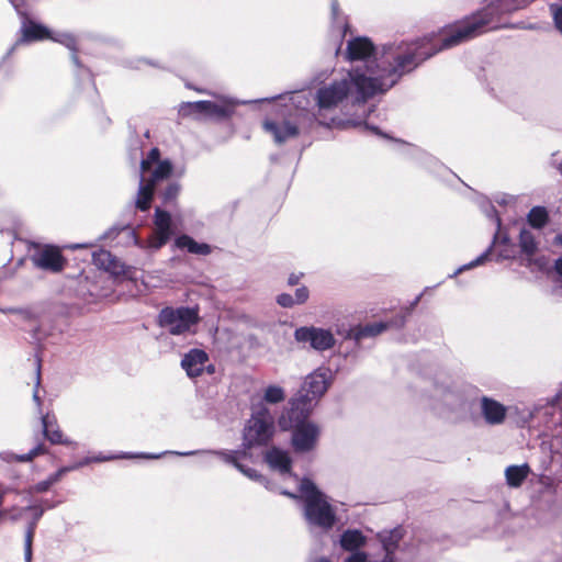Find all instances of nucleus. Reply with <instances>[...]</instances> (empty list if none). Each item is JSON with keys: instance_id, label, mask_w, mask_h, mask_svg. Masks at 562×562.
Returning <instances> with one entry per match:
<instances>
[{"instance_id": "nucleus-9", "label": "nucleus", "mask_w": 562, "mask_h": 562, "mask_svg": "<svg viewBox=\"0 0 562 562\" xmlns=\"http://www.w3.org/2000/svg\"><path fill=\"white\" fill-rule=\"evenodd\" d=\"M209 356L200 349H192L186 353L181 360V367L190 378L200 376L205 370L209 373L214 372V368L207 364Z\"/></svg>"}, {"instance_id": "nucleus-48", "label": "nucleus", "mask_w": 562, "mask_h": 562, "mask_svg": "<svg viewBox=\"0 0 562 562\" xmlns=\"http://www.w3.org/2000/svg\"><path fill=\"white\" fill-rule=\"evenodd\" d=\"M3 313H23L26 314V316H31V312L24 311V310H18V308H8V310H1Z\"/></svg>"}, {"instance_id": "nucleus-33", "label": "nucleus", "mask_w": 562, "mask_h": 562, "mask_svg": "<svg viewBox=\"0 0 562 562\" xmlns=\"http://www.w3.org/2000/svg\"><path fill=\"white\" fill-rule=\"evenodd\" d=\"M224 461L232 462L244 475L251 480H259L260 475L255 470L246 469L238 462L237 452L232 453H220Z\"/></svg>"}, {"instance_id": "nucleus-44", "label": "nucleus", "mask_w": 562, "mask_h": 562, "mask_svg": "<svg viewBox=\"0 0 562 562\" xmlns=\"http://www.w3.org/2000/svg\"><path fill=\"white\" fill-rule=\"evenodd\" d=\"M36 382H35V390L33 392V401L37 404L38 407L42 406V401H41V397L38 395V386H40V383H41V375H40V369H37L36 371V378H35Z\"/></svg>"}, {"instance_id": "nucleus-16", "label": "nucleus", "mask_w": 562, "mask_h": 562, "mask_svg": "<svg viewBox=\"0 0 562 562\" xmlns=\"http://www.w3.org/2000/svg\"><path fill=\"white\" fill-rule=\"evenodd\" d=\"M93 263L111 274L117 276L124 272L123 265L108 250H98L92 254Z\"/></svg>"}, {"instance_id": "nucleus-19", "label": "nucleus", "mask_w": 562, "mask_h": 562, "mask_svg": "<svg viewBox=\"0 0 562 562\" xmlns=\"http://www.w3.org/2000/svg\"><path fill=\"white\" fill-rule=\"evenodd\" d=\"M156 187L146 181L145 176H140L135 206L142 212H146L150 207Z\"/></svg>"}, {"instance_id": "nucleus-7", "label": "nucleus", "mask_w": 562, "mask_h": 562, "mask_svg": "<svg viewBox=\"0 0 562 562\" xmlns=\"http://www.w3.org/2000/svg\"><path fill=\"white\" fill-rule=\"evenodd\" d=\"M31 260L35 267L50 272H59L65 266V259L59 248L50 245L38 248L32 255Z\"/></svg>"}, {"instance_id": "nucleus-18", "label": "nucleus", "mask_w": 562, "mask_h": 562, "mask_svg": "<svg viewBox=\"0 0 562 562\" xmlns=\"http://www.w3.org/2000/svg\"><path fill=\"white\" fill-rule=\"evenodd\" d=\"M265 459L270 468L278 470L280 473H289L291 458L288 451L273 447L267 451Z\"/></svg>"}, {"instance_id": "nucleus-57", "label": "nucleus", "mask_w": 562, "mask_h": 562, "mask_svg": "<svg viewBox=\"0 0 562 562\" xmlns=\"http://www.w3.org/2000/svg\"><path fill=\"white\" fill-rule=\"evenodd\" d=\"M383 562H393L392 558L387 554Z\"/></svg>"}, {"instance_id": "nucleus-30", "label": "nucleus", "mask_w": 562, "mask_h": 562, "mask_svg": "<svg viewBox=\"0 0 562 562\" xmlns=\"http://www.w3.org/2000/svg\"><path fill=\"white\" fill-rule=\"evenodd\" d=\"M181 191V186L178 182H170L159 193V198L165 206H171L176 204L177 198Z\"/></svg>"}, {"instance_id": "nucleus-36", "label": "nucleus", "mask_w": 562, "mask_h": 562, "mask_svg": "<svg viewBox=\"0 0 562 562\" xmlns=\"http://www.w3.org/2000/svg\"><path fill=\"white\" fill-rule=\"evenodd\" d=\"M158 316H198V312L188 307H179L177 310L172 307H165L160 311Z\"/></svg>"}, {"instance_id": "nucleus-20", "label": "nucleus", "mask_w": 562, "mask_h": 562, "mask_svg": "<svg viewBox=\"0 0 562 562\" xmlns=\"http://www.w3.org/2000/svg\"><path fill=\"white\" fill-rule=\"evenodd\" d=\"M175 245L180 249H187L188 252L193 255L207 256L212 252V247L206 243H198L189 235L178 236Z\"/></svg>"}, {"instance_id": "nucleus-55", "label": "nucleus", "mask_w": 562, "mask_h": 562, "mask_svg": "<svg viewBox=\"0 0 562 562\" xmlns=\"http://www.w3.org/2000/svg\"><path fill=\"white\" fill-rule=\"evenodd\" d=\"M420 297H422V294H419L418 296H416V297L414 299V301L411 303V307H414L415 305H417V304H418V302H419V300H420Z\"/></svg>"}, {"instance_id": "nucleus-2", "label": "nucleus", "mask_w": 562, "mask_h": 562, "mask_svg": "<svg viewBox=\"0 0 562 562\" xmlns=\"http://www.w3.org/2000/svg\"><path fill=\"white\" fill-rule=\"evenodd\" d=\"M525 4L526 0H491L483 9L446 27L439 40V45L430 44L426 38L413 42H394L383 45L380 54L376 55L374 54V45L368 37H355L348 41L347 58L349 60H364L366 66L359 68L360 70H366L367 66L374 68L384 47L398 44H416L423 52H434L432 57L440 50L454 47L487 31L498 29L499 18L503 14L518 10Z\"/></svg>"}, {"instance_id": "nucleus-50", "label": "nucleus", "mask_w": 562, "mask_h": 562, "mask_svg": "<svg viewBox=\"0 0 562 562\" xmlns=\"http://www.w3.org/2000/svg\"><path fill=\"white\" fill-rule=\"evenodd\" d=\"M299 280H300V277H299V276H296V274H291V276L289 277L288 282H289V284H290V285H295V284H297V283H299Z\"/></svg>"}, {"instance_id": "nucleus-62", "label": "nucleus", "mask_w": 562, "mask_h": 562, "mask_svg": "<svg viewBox=\"0 0 562 562\" xmlns=\"http://www.w3.org/2000/svg\"><path fill=\"white\" fill-rule=\"evenodd\" d=\"M182 456H189V454H192V452H184V453H181Z\"/></svg>"}, {"instance_id": "nucleus-56", "label": "nucleus", "mask_w": 562, "mask_h": 562, "mask_svg": "<svg viewBox=\"0 0 562 562\" xmlns=\"http://www.w3.org/2000/svg\"><path fill=\"white\" fill-rule=\"evenodd\" d=\"M364 126H366V128H370V130H372L375 134H380V132H379V128H378V127H375V126H370V125H368V124H364Z\"/></svg>"}, {"instance_id": "nucleus-26", "label": "nucleus", "mask_w": 562, "mask_h": 562, "mask_svg": "<svg viewBox=\"0 0 562 562\" xmlns=\"http://www.w3.org/2000/svg\"><path fill=\"white\" fill-rule=\"evenodd\" d=\"M364 543L366 537L359 530H346L340 538V544L347 551L359 549Z\"/></svg>"}, {"instance_id": "nucleus-35", "label": "nucleus", "mask_w": 562, "mask_h": 562, "mask_svg": "<svg viewBox=\"0 0 562 562\" xmlns=\"http://www.w3.org/2000/svg\"><path fill=\"white\" fill-rule=\"evenodd\" d=\"M491 249H492V246H490L484 252H482L479 257H476L474 260H472L471 262L469 263H465L461 267H459L451 276L450 278H454L456 276L460 274L461 272L463 271H467L469 269H472V268H475L480 265H483L486 259L488 258L490 256V252H491Z\"/></svg>"}, {"instance_id": "nucleus-27", "label": "nucleus", "mask_w": 562, "mask_h": 562, "mask_svg": "<svg viewBox=\"0 0 562 562\" xmlns=\"http://www.w3.org/2000/svg\"><path fill=\"white\" fill-rule=\"evenodd\" d=\"M54 42L60 43L71 50V60L77 67H81L80 60L77 56V41L76 37L69 33H55L48 36Z\"/></svg>"}, {"instance_id": "nucleus-21", "label": "nucleus", "mask_w": 562, "mask_h": 562, "mask_svg": "<svg viewBox=\"0 0 562 562\" xmlns=\"http://www.w3.org/2000/svg\"><path fill=\"white\" fill-rule=\"evenodd\" d=\"M42 425L45 437L52 442V443H63V445H70L71 442L67 439H64L63 432L59 429L55 417H52L47 414L42 417Z\"/></svg>"}, {"instance_id": "nucleus-6", "label": "nucleus", "mask_w": 562, "mask_h": 562, "mask_svg": "<svg viewBox=\"0 0 562 562\" xmlns=\"http://www.w3.org/2000/svg\"><path fill=\"white\" fill-rule=\"evenodd\" d=\"M328 389V380L325 372L319 370L307 375L302 384L297 397L291 402H300V407L313 409L314 402L322 397Z\"/></svg>"}, {"instance_id": "nucleus-1", "label": "nucleus", "mask_w": 562, "mask_h": 562, "mask_svg": "<svg viewBox=\"0 0 562 562\" xmlns=\"http://www.w3.org/2000/svg\"><path fill=\"white\" fill-rule=\"evenodd\" d=\"M432 54L434 52L420 50L416 44L385 46L374 68L367 66L366 70L352 69L340 80H334L317 90L318 110L315 119L321 125L339 124L333 116L327 120L326 113L336 109L348 97L355 103H364L376 94L385 93Z\"/></svg>"}, {"instance_id": "nucleus-5", "label": "nucleus", "mask_w": 562, "mask_h": 562, "mask_svg": "<svg viewBox=\"0 0 562 562\" xmlns=\"http://www.w3.org/2000/svg\"><path fill=\"white\" fill-rule=\"evenodd\" d=\"M274 434V417L262 402H251V415L244 428V446L251 448L267 443Z\"/></svg>"}, {"instance_id": "nucleus-46", "label": "nucleus", "mask_w": 562, "mask_h": 562, "mask_svg": "<svg viewBox=\"0 0 562 562\" xmlns=\"http://www.w3.org/2000/svg\"><path fill=\"white\" fill-rule=\"evenodd\" d=\"M554 269L558 274V282L562 284V257L555 260Z\"/></svg>"}, {"instance_id": "nucleus-61", "label": "nucleus", "mask_w": 562, "mask_h": 562, "mask_svg": "<svg viewBox=\"0 0 562 562\" xmlns=\"http://www.w3.org/2000/svg\"><path fill=\"white\" fill-rule=\"evenodd\" d=\"M340 47H341V41L339 42V45H338V47H337V49H336V54H338V53H339Z\"/></svg>"}, {"instance_id": "nucleus-47", "label": "nucleus", "mask_w": 562, "mask_h": 562, "mask_svg": "<svg viewBox=\"0 0 562 562\" xmlns=\"http://www.w3.org/2000/svg\"><path fill=\"white\" fill-rule=\"evenodd\" d=\"M9 1L14 7V9L19 12V14H21L22 16L25 15L24 13L21 12V8L24 4V0H9Z\"/></svg>"}, {"instance_id": "nucleus-13", "label": "nucleus", "mask_w": 562, "mask_h": 562, "mask_svg": "<svg viewBox=\"0 0 562 562\" xmlns=\"http://www.w3.org/2000/svg\"><path fill=\"white\" fill-rule=\"evenodd\" d=\"M480 408L484 420L490 425H499L504 423L506 418L507 408L493 398L486 396L482 397Z\"/></svg>"}, {"instance_id": "nucleus-42", "label": "nucleus", "mask_w": 562, "mask_h": 562, "mask_svg": "<svg viewBox=\"0 0 562 562\" xmlns=\"http://www.w3.org/2000/svg\"><path fill=\"white\" fill-rule=\"evenodd\" d=\"M120 232H126L127 234H131L132 231L130 227H123V228H117L116 226H113L111 227L110 229H108L101 237L100 239H110V238H114Z\"/></svg>"}, {"instance_id": "nucleus-11", "label": "nucleus", "mask_w": 562, "mask_h": 562, "mask_svg": "<svg viewBox=\"0 0 562 562\" xmlns=\"http://www.w3.org/2000/svg\"><path fill=\"white\" fill-rule=\"evenodd\" d=\"M172 235L171 215L169 212L156 207L155 210V233L150 241L153 248L159 249L170 239Z\"/></svg>"}, {"instance_id": "nucleus-23", "label": "nucleus", "mask_w": 562, "mask_h": 562, "mask_svg": "<svg viewBox=\"0 0 562 562\" xmlns=\"http://www.w3.org/2000/svg\"><path fill=\"white\" fill-rule=\"evenodd\" d=\"M91 461H92V459H86L85 461H82L74 467L61 468L55 474L50 475L47 480L42 481V482L37 483L36 485H34L31 488V492L32 493H42V492L47 491L53 484L58 482L65 473H67L68 471H71L74 469H77L79 467L89 464Z\"/></svg>"}, {"instance_id": "nucleus-10", "label": "nucleus", "mask_w": 562, "mask_h": 562, "mask_svg": "<svg viewBox=\"0 0 562 562\" xmlns=\"http://www.w3.org/2000/svg\"><path fill=\"white\" fill-rule=\"evenodd\" d=\"M199 318H158L161 335L187 337L196 331Z\"/></svg>"}, {"instance_id": "nucleus-17", "label": "nucleus", "mask_w": 562, "mask_h": 562, "mask_svg": "<svg viewBox=\"0 0 562 562\" xmlns=\"http://www.w3.org/2000/svg\"><path fill=\"white\" fill-rule=\"evenodd\" d=\"M392 327V324L383 321H375L370 324H361L356 328H352L349 333V336L355 338L356 340H360L363 338L375 337L382 331Z\"/></svg>"}, {"instance_id": "nucleus-14", "label": "nucleus", "mask_w": 562, "mask_h": 562, "mask_svg": "<svg viewBox=\"0 0 562 562\" xmlns=\"http://www.w3.org/2000/svg\"><path fill=\"white\" fill-rule=\"evenodd\" d=\"M195 108L200 110V114L206 117L224 120L233 115L234 106L237 102L218 104L212 101H195Z\"/></svg>"}, {"instance_id": "nucleus-32", "label": "nucleus", "mask_w": 562, "mask_h": 562, "mask_svg": "<svg viewBox=\"0 0 562 562\" xmlns=\"http://www.w3.org/2000/svg\"><path fill=\"white\" fill-rule=\"evenodd\" d=\"M45 452L43 446H37L35 447L34 449H32L29 453L26 454H13V453H2L1 454V458L7 461V462H11V461H18V462H30L32 461L35 457L40 456V454H43Z\"/></svg>"}, {"instance_id": "nucleus-53", "label": "nucleus", "mask_w": 562, "mask_h": 562, "mask_svg": "<svg viewBox=\"0 0 562 562\" xmlns=\"http://www.w3.org/2000/svg\"><path fill=\"white\" fill-rule=\"evenodd\" d=\"M347 125H350V126H360L362 124L361 121H357V120H348L346 122Z\"/></svg>"}, {"instance_id": "nucleus-22", "label": "nucleus", "mask_w": 562, "mask_h": 562, "mask_svg": "<svg viewBox=\"0 0 562 562\" xmlns=\"http://www.w3.org/2000/svg\"><path fill=\"white\" fill-rule=\"evenodd\" d=\"M530 473L528 464L510 465L505 470L506 482L510 487H519Z\"/></svg>"}, {"instance_id": "nucleus-34", "label": "nucleus", "mask_w": 562, "mask_h": 562, "mask_svg": "<svg viewBox=\"0 0 562 562\" xmlns=\"http://www.w3.org/2000/svg\"><path fill=\"white\" fill-rule=\"evenodd\" d=\"M160 161V150L157 147L151 148L147 156L140 161V176H145V173L151 170L154 165Z\"/></svg>"}, {"instance_id": "nucleus-38", "label": "nucleus", "mask_w": 562, "mask_h": 562, "mask_svg": "<svg viewBox=\"0 0 562 562\" xmlns=\"http://www.w3.org/2000/svg\"><path fill=\"white\" fill-rule=\"evenodd\" d=\"M330 11L334 23L339 24V29H344L346 31L347 24L340 20V10L338 0H330Z\"/></svg>"}, {"instance_id": "nucleus-29", "label": "nucleus", "mask_w": 562, "mask_h": 562, "mask_svg": "<svg viewBox=\"0 0 562 562\" xmlns=\"http://www.w3.org/2000/svg\"><path fill=\"white\" fill-rule=\"evenodd\" d=\"M519 247L522 254L532 256L538 249L535 235L528 228H521L519 233Z\"/></svg>"}, {"instance_id": "nucleus-60", "label": "nucleus", "mask_w": 562, "mask_h": 562, "mask_svg": "<svg viewBox=\"0 0 562 562\" xmlns=\"http://www.w3.org/2000/svg\"><path fill=\"white\" fill-rule=\"evenodd\" d=\"M143 457H145V458H151V459L158 458V456H149V454H148V456H147V454H144Z\"/></svg>"}, {"instance_id": "nucleus-31", "label": "nucleus", "mask_w": 562, "mask_h": 562, "mask_svg": "<svg viewBox=\"0 0 562 562\" xmlns=\"http://www.w3.org/2000/svg\"><path fill=\"white\" fill-rule=\"evenodd\" d=\"M479 206H480L481 211L485 214L486 217H488L490 220H492L496 223L497 231H499L502 221L495 210V206L492 204V202L490 200H487L486 198H481L479 200ZM497 234H498V232H496L494 235V241L497 238Z\"/></svg>"}, {"instance_id": "nucleus-28", "label": "nucleus", "mask_w": 562, "mask_h": 562, "mask_svg": "<svg viewBox=\"0 0 562 562\" xmlns=\"http://www.w3.org/2000/svg\"><path fill=\"white\" fill-rule=\"evenodd\" d=\"M549 221V214L543 206H533L527 214L528 224L536 229L543 228Z\"/></svg>"}, {"instance_id": "nucleus-63", "label": "nucleus", "mask_w": 562, "mask_h": 562, "mask_svg": "<svg viewBox=\"0 0 562 562\" xmlns=\"http://www.w3.org/2000/svg\"><path fill=\"white\" fill-rule=\"evenodd\" d=\"M198 92H201V93H204L205 91L204 90H201V89H196Z\"/></svg>"}, {"instance_id": "nucleus-39", "label": "nucleus", "mask_w": 562, "mask_h": 562, "mask_svg": "<svg viewBox=\"0 0 562 562\" xmlns=\"http://www.w3.org/2000/svg\"><path fill=\"white\" fill-rule=\"evenodd\" d=\"M195 102H182L179 105V114L181 116H190L193 114H200V110L195 108Z\"/></svg>"}, {"instance_id": "nucleus-64", "label": "nucleus", "mask_w": 562, "mask_h": 562, "mask_svg": "<svg viewBox=\"0 0 562 562\" xmlns=\"http://www.w3.org/2000/svg\"><path fill=\"white\" fill-rule=\"evenodd\" d=\"M318 562H329V561L323 559V560H319Z\"/></svg>"}, {"instance_id": "nucleus-58", "label": "nucleus", "mask_w": 562, "mask_h": 562, "mask_svg": "<svg viewBox=\"0 0 562 562\" xmlns=\"http://www.w3.org/2000/svg\"><path fill=\"white\" fill-rule=\"evenodd\" d=\"M555 239H557V241H558V243L562 244V235H558V236L555 237Z\"/></svg>"}, {"instance_id": "nucleus-40", "label": "nucleus", "mask_w": 562, "mask_h": 562, "mask_svg": "<svg viewBox=\"0 0 562 562\" xmlns=\"http://www.w3.org/2000/svg\"><path fill=\"white\" fill-rule=\"evenodd\" d=\"M555 27L562 34V5L551 7Z\"/></svg>"}, {"instance_id": "nucleus-41", "label": "nucleus", "mask_w": 562, "mask_h": 562, "mask_svg": "<svg viewBox=\"0 0 562 562\" xmlns=\"http://www.w3.org/2000/svg\"><path fill=\"white\" fill-rule=\"evenodd\" d=\"M277 303L282 307H292L295 303L291 294L282 293L277 296Z\"/></svg>"}, {"instance_id": "nucleus-8", "label": "nucleus", "mask_w": 562, "mask_h": 562, "mask_svg": "<svg viewBox=\"0 0 562 562\" xmlns=\"http://www.w3.org/2000/svg\"><path fill=\"white\" fill-rule=\"evenodd\" d=\"M297 341L308 344L316 350H325L334 345L333 335L324 329L303 327L295 330Z\"/></svg>"}, {"instance_id": "nucleus-12", "label": "nucleus", "mask_w": 562, "mask_h": 562, "mask_svg": "<svg viewBox=\"0 0 562 562\" xmlns=\"http://www.w3.org/2000/svg\"><path fill=\"white\" fill-rule=\"evenodd\" d=\"M262 126L267 133L272 135L274 143L278 145L283 144L291 138H295L300 133L297 125L288 120L276 122L267 119Z\"/></svg>"}, {"instance_id": "nucleus-3", "label": "nucleus", "mask_w": 562, "mask_h": 562, "mask_svg": "<svg viewBox=\"0 0 562 562\" xmlns=\"http://www.w3.org/2000/svg\"><path fill=\"white\" fill-rule=\"evenodd\" d=\"M310 414L311 405L300 407V402H290V407L284 409L278 419L281 430H293L291 445L299 453L315 450L321 436L319 426L307 419Z\"/></svg>"}, {"instance_id": "nucleus-54", "label": "nucleus", "mask_w": 562, "mask_h": 562, "mask_svg": "<svg viewBox=\"0 0 562 562\" xmlns=\"http://www.w3.org/2000/svg\"><path fill=\"white\" fill-rule=\"evenodd\" d=\"M111 459H112V457H97L93 460L98 461V462H101V461H109Z\"/></svg>"}, {"instance_id": "nucleus-25", "label": "nucleus", "mask_w": 562, "mask_h": 562, "mask_svg": "<svg viewBox=\"0 0 562 562\" xmlns=\"http://www.w3.org/2000/svg\"><path fill=\"white\" fill-rule=\"evenodd\" d=\"M150 175L146 181L153 186H157L160 181L168 179L172 172V162L169 159L161 160L155 168L149 171Z\"/></svg>"}, {"instance_id": "nucleus-51", "label": "nucleus", "mask_w": 562, "mask_h": 562, "mask_svg": "<svg viewBox=\"0 0 562 562\" xmlns=\"http://www.w3.org/2000/svg\"><path fill=\"white\" fill-rule=\"evenodd\" d=\"M30 509H34L35 512V520L33 522L36 524V520L40 519V517L43 515V509L37 507H29Z\"/></svg>"}, {"instance_id": "nucleus-52", "label": "nucleus", "mask_w": 562, "mask_h": 562, "mask_svg": "<svg viewBox=\"0 0 562 562\" xmlns=\"http://www.w3.org/2000/svg\"><path fill=\"white\" fill-rule=\"evenodd\" d=\"M92 244H75V245H71L69 246L70 249H79V248H87V247H91Z\"/></svg>"}, {"instance_id": "nucleus-49", "label": "nucleus", "mask_w": 562, "mask_h": 562, "mask_svg": "<svg viewBox=\"0 0 562 562\" xmlns=\"http://www.w3.org/2000/svg\"><path fill=\"white\" fill-rule=\"evenodd\" d=\"M423 157L425 158V160L428 165H437V160L434 157H431L430 155L423 153Z\"/></svg>"}, {"instance_id": "nucleus-59", "label": "nucleus", "mask_w": 562, "mask_h": 562, "mask_svg": "<svg viewBox=\"0 0 562 562\" xmlns=\"http://www.w3.org/2000/svg\"><path fill=\"white\" fill-rule=\"evenodd\" d=\"M20 518V514H15L12 516V520H18Z\"/></svg>"}, {"instance_id": "nucleus-24", "label": "nucleus", "mask_w": 562, "mask_h": 562, "mask_svg": "<svg viewBox=\"0 0 562 562\" xmlns=\"http://www.w3.org/2000/svg\"><path fill=\"white\" fill-rule=\"evenodd\" d=\"M285 400V391L282 386L277 384H270L262 389L261 397L258 400H252V402H262L266 406L267 404H279Z\"/></svg>"}, {"instance_id": "nucleus-45", "label": "nucleus", "mask_w": 562, "mask_h": 562, "mask_svg": "<svg viewBox=\"0 0 562 562\" xmlns=\"http://www.w3.org/2000/svg\"><path fill=\"white\" fill-rule=\"evenodd\" d=\"M345 562H367V555L363 552L351 554Z\"/></svg>"}, {"instance_id": "nucleus-4", "label": "nucleus", "mask_w": 562, "mask_h": 562, "mask_svg": "<svg viewBox=\"0 0 562 562\" xmlns=\"http://www.w3.org/2000/svg\"><path fill=\"white\" fill-rule=\"evenodd\" d=\"M297 485V493L281 490V493L292 498H303L305 502L304 515L308 524L329 529L335 522V514L325 496L308 480H299L291 476Z\"/></svg>"}, {"instance_id": "nucleus-43", "label": "nucleus", "mask_w": 562, "mask_h": 562, "mask_svg": "<svg viewBox=\"0 0 562 562\" xmlns=\"http://www.w3.org/2000/svg\"><path fill=\"white\" fill-rule=\"evenodd\" d=\"M308 299V290L306 286L297 288L295 291L294 301L296 304H302Z\"/></svg>"}, {"instance_id": "nucleus-37", "label": "nucleus", "mask_w": 562, "mask_h": 562, "mask_svg": "<svg viewBox=\"0 0 562 562\" xmlns=\"http://www.w3.org/2000/svg\"><path fill=\"white\" fill-rule=\"evenodd\" d=\"M35 530V522H32L25 535V560L26 562H31L32 558V542H33V536Z\"/></svg>"}, {"instance_id": "nucleus-15", "label": "nucleus", "mask_w": 562, "mask_h": 562, "mask_svg": "<svg viewBox=\"0 0 562 562\" xmlns=\"http://www.w3.org/2000/svg\"><path fill=\"white\" fill-rule=\"evenodd\" d=\"M21 33L22 36L16 44L42 41L50 35V31L46 26L30 20L26 15H23Z\"/></svg>"}]
</instances>
